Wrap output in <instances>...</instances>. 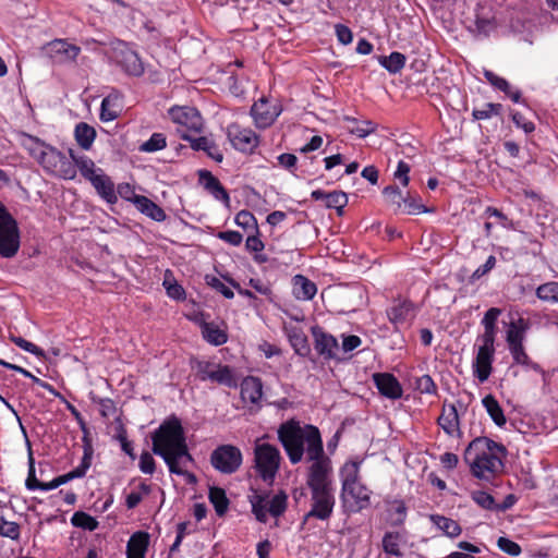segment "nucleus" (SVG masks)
<instances>
[{"mask_svg":"<svg viewBox=\"0 0 558 558\" xmlns=\"http://www.w3.org/2000/svg\"><path fill=\"white\" fill-rule=\"evenodd\" d=\"M484 76L489 84H492L495 88H497L501 92L509 88L510 84L508 83V81L505 80L504 77L498 76L497 74H495L492 71L485 70Z\"/></svg>","mask_w":558,"mask_h":558,"instance_id":"nucleus-62","label":"nucleus"},{"mask_svg":"<svg viewBox=\"0 0 558 558\" xmlns=\"http://www.w3.org/2000/svg\"><path fill=\"white\" fill-rule=\"evenodd\" d=\"M72 525L86 531H95L98 527V521L90 514L77 511L71 518Z\"/></svg>","mask_w":558,"mask_h":558,"instance_id":"nucleus-39","label":"nucleus"},{"mask_svg":"<svg viewBox=\"0 0 558 558\" xmlns=\"http://www.w3.org/2000/svg\"><path fill=\"white\" fill-rule=\"evenodd\" d=\"M138 468L144 474H153L155 472V460L149 452L144 451L141 454Z\"/></svg>","mask_w":558,"mask_h":558,"instance_id":"nucleus-63","label":"nucleus"},{"mask_svg":"<svg viewBox=\"0 0 558 558\" xmlns=\"http://www.w3.org/2000/svg\"><path fill=\"white\" fill-rule=\"evenodd\" d=\"M508 350L512 356V360L515 364L524 365V366H532L533 368H537L536 364H533L529 357V355L525 352L523 342L520 343H513L508 344Z\"/></svg>","mask_w":558,"mask_h":558,"instance_id":"nucleus-40","label":"nucleus"},{"mask_svg":"<svg viewBox=\"0 0 558 558\" xmlns=\"http://www.w3.org/2000/svg\"><path fill=\"white\" fill-rule=\"evenodd\" d=\"M374 383L379 392L392 400L402 396V387L398 379L389 373H378L374 375Z\"/></svg>","mask_w":558,"mask_h":558,"instance_id":"nucleus-20","label":"nucleus"},{"mask_svg":"<svg viewBox=\"0 0 558 558\" xmlns=\"http://www.w3.org/2000/svg\"><path fill=\"white\" fill-rule=\"evenodd\" d=\"M472 500L485 510L498 509L494 497L484 490H474L471 494Z\"/></svg>","mask_w":558,"mask_h":558,"instance_id":"nucleus-45","label":"nucleus"},{"mask_svg":"<svg viewBox=\"0 0 558 558\" xmlns=\"http://www.w3.org/2000/svg\"><path fill=\"white\" fill-rule=\"evenodd\" d=\"M401 536L398 532H387L383 538V549L387 555L400 557L402 556L400 549Z\"/></svg>","mask_w":558,"mask_h":558,"instance_id":"nucleus-37","label":"nucleus"},{"mask_svg":"<svg viewBox=\"0 0 558 558\" xmlns=\"http://www.w3.org/2000/svg\"><path fill=\"white\" fill-rule=\"evenodd\" d=\"M429 520L437 529L450 538L458 537L462 532L459 523L450 518L440 514H430Z\"/></svg>","mask_w":558,"mask_h":558,"instance_id":"nucleus-29","label":"nucleus"},{"mask_svg":"<svg viewBox=\"0 0 558 558\" xmlns=\"http://www.w3.org/2000/svg\"><path fill=\"white\" fill-rule=\"evenodd\" d=\"M234 222L238 227L244 230L257 229V220L255 216L248 210H241L234 217Z\"/></svg>","mask_w":558,"mask_h":558,"instance_id":"nucleus-47","label":"nucleus"},{"mask_svg":"<svg viewBox=\"0 0 558 558\" xmlns=\"http://www.w3.org/2000/svg\"><path fill=\"white\" fill-rule=\"evenodd\" d=\"M92 465V453L85 450L84 456L81 460V463L75 466L72 471L64 474L68 478V481H72L74 478H82L87 473L88 469Z\"/></svg>","mask_w":558,"mask_h":558,"instance_id":"nucleus-44","label":"nucleus"},{"mask_svg":"<svg viewBox=\"0 0 558 558\" xmlns=\"http://www.w3.org/2000/svg\"><path fill=\"white\" fill-rule=\"evenodd\" d=\"M536 296L550 303H558V282H546L536 289Z\"/></svg>","mask_w":558,"mask_h":558,"instance_id":"nucleus-41","label":"nucleus"},{"mask_svg":"<svg viewBox=\"0 0 558 558\" xmlns=\"http://www.w3.org/2000/svg\"><path fill=\"white\" fill-rule=\"evenodd\" d=\"M496 262L497 260L494 255L488 256L486 262L473 271L471 276L472 281H476L488 274L496 266Z\"/></svg>","mask_w":558,"mask_h":558,"instance_id":"nucleus-58","label":"nucleus"},{"mask_svg":"<svg viewBox=\"0 0 558 558\" xmlns=\"http://www.w3.org/2000/svg\"><path fill=\"white\" fill-rule=\"evenodd\" d=\"M149 544V535L146 532L134 533L126 545V558H145Z\"/></svg>","mask_w":558,"mask_h":558,"instance_id":"nucleus-24","label":"nucleus"},{"mask_svg":"<svg viewBox=\"0 0 558 558\" xmlns=\"http://www.w3.org/2000/svg\"><path fill=\"white\" fill-rule=\"evenodd\" d=\"M278 439L291 464L300 463L305 456V459L311 462L308 468L324 462L332 465L330 458L325 454L320 432L314 425L289 420L279 426Z\"/></svg>","mask_w":558,"mask_h":558,"instance_id":"nucleus-1","label":"nucleus"},{"mask_svg":"<svg viewBox=\"0 0 558 558\" xmlns=\"http://www.w3.org/2000/svg\"><path fill=\"white\" fill-rule=\"evenodd\" d=\"M410 170H411L410 165L407 163L403 160H400L398 162L396 171L393 172V177L403 186H407L409 184V181H410V177H409Z\"/></svg>","mask_w":558,"mask_h":558,"instance_id":"nucleus-59","label":"nucleus"},{"mask_svg":"<svg viewBox=\"0 0 558 558\" xmlns=\"http://www.w3.org/2000/svg\"><path fill=\"white\" fill-rule=\"evenodd\" d=\"M292 282V292L298 300L307 301L315 296L317 292L316 284L306 277L296 275L293 277Z\"/></svg>","mask_w":558,"mask_h":558,"instance_id":"nucleus-26","label":"nucleus"},{"mask_svg":"<svg viewBox=\"0 0 558 558\" xmlns=\"http://www.w3.org/2000/svg\"><path fill=\"white\" fill-rule=\"evenodd\" d=\"M203 338L213 345H221L227 342L228 336L225 330L214 323H205L202 326Z\"/></svg>","mask_w":558,"mask_h":558,"instance_id":"nucleus-32","label":"nucleus"},{"mask_svg":"<svg viewBox=\"0 0 558 558\" xmlns=\"http://www.w3.org/2000/svg\"><path fill=\"white\" fill-rule=\"evenodd\" d=\"M163 287L166 288V292L169 298L177 300V301L185 299L184 289L175 281L171 282L166 279L163 281Z\"/></svg>","mask_w":558,"mask_h":558,"instance_id":"nucleus-55","label":"nucleus"},{"mask_svg":"<svg viewBox=\"0 0 558 558\" xmlns=\"http://www.w3.org/2000/svg\"><path fill=\"white\" fill-rule=\"evenodd\" d=\"M75 163L82 177L90 182L97 194L104 201H106L108 204L117 203L118 196L116 193L114 183L101 168L97 167L95 162L86 156H82L75 159Z\"/></svg>","mask_w":558,"mask_h":558,"instance_id":"nucleus-8","label":"nucleus"},{"mask_svg":"<svg viewBox=\"0 0 558 558\" xmlns=\"http://www.w3.org/2000/svg\"><path fill=\"white\" fill-rule=\"evenodd\" d=\"M183 138L191 143L195 150H204L215 161H222V154L219 151L217 145L205 136L192 137L189 134H183Z\"/></svg>","mask_w":558,"mask_h":558,"instance_id":"nucleus-27","label":"nucleus"},{"mask_svg":"<svg viewBox=\"0 0 558 558\" xmlns=\"http://www.w3.org/2000/svg\"><path fill=\"white\" fill-rule=\"evenodd\" d=\"M227 135L232 146L240 151H253L258 145V136L251 129L242 128L239 124H230L227 129Z\"/></svg>","mask_w":558,"mask_h":558,"instance_id":"nucleus-15","label":"nucleus"},{"mask_svg":"<svg viewBox=\"0 0 558 558\" xmlns=\"http://www.w3.org/2000/svg\"><path fill=\"white\" fill-rule=\"evenodd\" d=\"M269 514L272 517L281 515L287 508V496L283 493L276 494L271 497H264Z\"/></svg>","mask_w":558,"mask_h":558,"instance_id":"nucleus-36","label":"nucleus"},{"mask_svg":"<svg viewBox=\"0 0 558 558\" xmlns=\"http://www.w3.org/2000/svg\"><path fill=\"white\" fill-rule=\"evenodd\" d=\"M193 368L202 381H211L229 388L236 387V378L233 369L228 365L213 362L197 361Z\"/></svg>","mask_w":558,"mask_h":558,"instance_id":"nucleus-11","label":"nucleus"},{"mask_svg":"<svg viewBox=\"0 0 558 558\" xmlns=\"http://www.w3.org/2000/svg\"><path fill=\"white\" fill-rule=\"evenodd\" d=\"M283 330L295 353L301 356L307 355L310 345L303 329L296 325H284Z\"/></svg>","mask_w":558,"mask_h":558,"instance_id":"nucleus-22","label":"nucleus"},{"mask_svg":"<svg viewBox=\"0 0 558 558\" xmlns=\"http://www.w3.org/2000/svg\"><path fill=\"white\" fill-rule=\"evenodd\" d=\"M378 62L389 73L396 74L403 69L405 64V57L400 52L393 51L387 57H379Z\"/></svg>","mask_w":558,"mask_h":558,"instance_id":"nucleus-33","label":"nucleus"},{"mask_svg":"<svg viewBox=\"0 0 558 558\" xmlns=\"http://www.w3.org/2000/svg\"><path fill=\"white\" fill-rule=\"evenodd\" d=\"M438 424L447 435L451 437L460 436L458 407L456 404H444L441 414L438 417Z\"/></svg>","mask_w":558,"mask_h":558,"instance_id":"nucleus-21","label":"nucleus"},{"mask_svg":"<svg viewBox=\"0 0 558 558\" xmlns=\"http://www.w3.org/2000/svg\"><path fill=\"white\" fill-rule=\"evenodd\" d=\"M166 147V137L161 133H154L148 141L142 144L141 149L143 151H157Z\"/></svg>","mask_w":558,"mask_h":558,"instance_id":"nucleus-48","label":"nucleus"},{"mask_svg":"<svg viewBox=\"0 0 558 558\" xmlns=\"http://www.w3.org/2000/svg\"><path fill=\"white\" fill-rule=\"evenodd\" d=\"M362 460L345 461L339 469L340 499L347 512L357 513L371 506L372 490L361 481Z\"/></svg>","mask_w":558,"mask_h":558,"instance_id":"nucleus-6","label":"nucleus"},{"mask_svg":"<svg viewBox=\"0 0 558 558\" xmlns=\"http://www.w3.org/2000/svg\"><path fill=\"white\" fill-rule=\"evenodd\" d=\"M306 485L311 493V509L304 515L303 521L307 522L310 519L329 520L336 504L332 487V465L324 462L308 468Z\"/></svg>","mask_w":558,"mask_h":558,"instance_id":"nucleus-4","label":"nucleus"},{"mask_svg":"<svg viewBox=\"0 0 558 558\" xmlns=\"http://www.w3.org/2000/svg\"><path fill=\"white\" fill-rule=\"evenodd\" d=\"M313 335L315 338L316 351L325 359L336 357V351L338 349L337 339L332 335L324 332L320 329H314Z\"/></svg>","mask_w":558,"mask_h":558,"instance_id":"nucleus-23","label":"nucleus"},{"mask_svg":"<svg viewBox=\"0 0 558 558\" xmlns=\"http://www.w3.org/2000/svg\"><path fill=\"white\" fill-rule=\"evenodd\" d=\"M482 404L497 426L501 427L506 424L507 420L504 414V411L494 396H485L482 400Z\"/></svg>","mask_w":558,"mask_h":558,"instance_id":"nucleus-31","label":"nucleus"},{"mask_svg":"<svg viewBox=\"0 0 558 558\" xmlns=\"http://www.w3.org/2000/svg\"><path fill=\"white\" fill-rule=\"evenodd\" d=\"M116 99L107 96L102 99L100 106V120L102 122H110L118 118L119 110L114 107Z\"/></svg>","mask_w":558,"mask_h":558,"instance_id":"nucleus-43","label":"nucleus"},{"mask_svg":"<svg viewBox=\"0 0 558 558\" xmlns=\"http://www.w3.org/2000/svg\"><path fill=\"white\" fill-rule=\"evenodd\" d=\"M255 468L264 482L271 483L279 470L281 454L279 449L269 444H257L254 449Z\"/></svg>","mask_w":558,"mask_h":558,"instance_id":"nucleus-10","label":"nucleus"},{"mask_svg":"<svg viewBox=\"0 0 558 558\" xmlns=\"http://www.w3.org/2000/svg\"><path fill=\"white\" fill-rule=\"evenodd\" d=\"M49 49L50 52L64 54V57L69 60H74L81 51V49L77 46L69 44L68 41L62 39L52 41L49 45Z\"/></svg>","mask_w":558,"mask_h":558,"instance_id":"nucleus-34","label":"nucleus"},{"mask_svg":"<svg viewBox=\"0 0 558 558\" xmlns=\"http://www.w3.org/2000/svg\"><path fill=\"white\" fill-rule=\"evenodd\" d=\"M112 60L125 74L141 76L144 73V63L137 52L126 44L119 43L112 53Z\"/></svg>","mask_w":558,"mask_h":558,"instance_id":"nucleus-13","label":"nucleus"},{"mask_svg":"<svg viewBox=\"0 0 558 558\" xmlns=\"http://www.w3.org/2000/svg\"><path fill=\"white\" fill-rule=\"evenodd\" d=\"M207 283L227 299H232L234 296L232 289L225 284L219 278L207 277Z\"/></svg>","mask_w":558,"mask_h":558,"instance_id":"nucleus-60","label":"nucleus"},{"mask_svg":"<svg viewBox=\"0 0 558 558\" xmlns=\"http://www.w3.org/2000/svg\"><path fill=\"white\" fill-rule=\"evenodd\" d=\"M218 239L227 242L230 245L239 246L243 241V235L238 231H221L217 234Z\"/></svg>","mask_w":558,"mask_h":558,"instance_id":"nucleus-64","label":"nucleus"},{"mask_svg":"<svg viewBox=\"0 0 558 558\" xmlns=\"http://www.w3.org/2000/svg\"><path fill=\"white\" fill-rule=\"evenodd\" d=\"M0 535L17 539L20 537V525L16 522H10L0 518Z\"/></svg>","mask_w":558,"mask_h":558,"instance_id":"nucleus-51","label":"nucleus"},{"mask_svg":"<svg viewBox=\"0 0 558 558\" xmlns=\"http://www.w3.org/2000/svg\"><path fill=\"white\" fill-rule=\"evenodd\" d=\"M348 204V196L344 192L333 191L328 193L325 205L328 208H333L338 211V215L341 216L343 214V208Z\"/></svg>","mask_w":558,"mask_h":558,"instance_id":"nucleus-42","label":"nucleus"},{"mask_svg":"<svg viewBox=\"0 0 558 558\" xmlns=\"http://www.w3.org/2000/svg\"><path fill=\"white\" fill-rule=\"evenodd\" d=\"M210 462L219 472L231 474L242 464V453L232 445H222L213 451Z\"/></svg>","mask_w":558,"mask_h":558,"instance_id":"nucleus-12","label":"nucleus"},{"mask_svg":"<svg viewBox=\"0 0 558 558\" xmlns=\"http://www.w3.org/2000/svg\"><path fill=\"white\" fill-rule=\"evenodd\" d=\"M253 512L256 519L260 522H266L268 519L269 510L267 509L266 502L263 496H258L255 501L252 502Z\"/></svg>","mask_w":558,"mask_h":558,"instance_id":"nucleus-56","label":"nucleus"},{"mask_svg":"<svg viewBox=\"0 0 558 558\" xmlns=\"http://www.w3.org/2000/svg\"><path fill=\"white\" fill-rule=\"evenodd\" d=\"M171 120L178 125V132L186 134V132H201L203 128V119L199 112L193 107H173L169 110Z\"/></svg>","mask_w":558,"mask_h":558,"instance_id":"nucleus-14","label":"nucleus"},{"mask_svg":"<svg viewBox=\"0 0 558 558\" xmlns=\"http://www.w3.org/2000/svg\"><path fill=\"white\" fill-rule=\"evenodd\" d=\"M199 184L216 199L221 202L226 207L230 206V196L220 181L207 170L198 172Z\"/></svg>","mask_w":558,"mask_h":558,"instance_id":"nucleus-19","label":"nucleus"},{"mask_svg":"<svg viewBox=\"0 0 558 558\" xmlns=\"http://www.w3.org/2000/svg\"><path fill=\"white\" fill-rule=\"evenodd\" d=\"M281 109L277 105H271L267 99L262 98L251 108V114L255 125L259 129L270 126L280 114Z\"/></svg>","mask_w":558,"mask_h":558,"instance_id":"nucleus-17","label":"nucleus"},{"mask_svg":"<svg viewBox=\"0 0 558 558\" xmlns=\"http://www.w3.org/2000/svg\"><path fill=\"white\" fill-rule=\"evenodd\" d=\"M20 248V230L15 219L0 204V256L11 258Z\"/></svg>","mask_w":558,"mask_h":558,"instance_id":"nucleus-9","label":"nucleus"},{"mask_svg":"<svg viewBox=\"0 0 558 558\" xmlns=\"http://www.w3.org/2000/svg\"><path fill=\"white\" fill-rule=\"evenodd\" d=\"M209 500L213 504L218 515H223L229 507V500L222 488L211 487L209 489Z\"/></svg>","mask_w":558,"mask_h":558,"instance_id":"nucleus-35","label":"nucleus"},{"mask_svg":"<svg viewBox=\"0 0 558 558\" xmlns=\"http://www.w3.org/2000/svg\"><path fill=\"white\" fill-rule=\"evenodd\" d=\"M118 194L124 201L131 202L135 205V199L141 198L143 195H137L134 191V187L129 183H122L118 185L117 190Z\"/></svg>","mask_w":558,"mask_h":558,"instance_id":"nucleus-61","label":"nucleus"},{"mask_svg":"<svg viewBox=\"0 0 558 558\" xmlns=\"http://www.w3.org/2000/svg\"><path fill=\"white\" fill-rule=\"evenodd\" d=\"M241 399L251 408L260 409L263 398V383L258 377L247 376L240 385Z\"/></svg>","mask_w":558,"mask_h":558,"instance_id":"nucleus-18","label":"nucleus"},{"mask_svg":"<svg viewBox=\"0 0 558 558\" xmlns=\"http://www.w3.org/2000/svg\"><path fill=\"white\" fill-rule=\"evenodd\" d=\"M153 452L161 457L169 472L182 475L187 483L196 482L194 474L187 472V465L193 462L189 452L184 429L180 420L172 416L166 420L153 434Z\"/></svg>","mask_w":558,"mask_h":558,"instance_id":"nucleus-2","label":"nucleus"},{"mask_svg":"<svg viewBox=\"0 0 558 558\" xmlns=\"http://www.w3.org/2000/svg\"><path fill=\"white\" fill-rule=\"evenodd\" d=\"M530 329V322L523 317L511 320L506 330V342L508 344L524 342L526 332Z\"/></svg>","mask_w":558,"mask_h":558,"instance_id":"nucleus-25","label":"nucleus"},{"mask_svg":"<svg viewBox=\"0 0 558 558\" xmlns=\"http://www.w3.org/2000/svg\"><path fill=\"white\" fill-rule=\"evenodd\" d=\"M498 548L508 554L509 556L517 557L521 554V547L518 543L511 541L508 537H499L497 541Z\"/></svg>","mask_w":558,"mask_h":558,"instance_id":"nucleus-52","label":"nucleus"},{"mask_svg":"<svg viewBox=\"0 0 558 558\" xmlns=\"http://www.w3.org/2000/svg\"><path fill=\"white\" fill-rule=\"evenodd\" d=\"M386 201L392 205H397L398 208H402L403 195L398 186L389 185L383 191Z\"/></svg>","mask_w":558,"mask_h":558,"instance_id":"nucleus-53","label":"nucleus"},{"mask_svg":"<svg viewBox=\"0 0 558 558\" xmlns=\"http://www.w3.org/2000/svg\"><path fill=\"white\" fill-rule=\"evenodd\" d=\"M501 310L490 307L481 320L484 331L477 336L474 344V359L472 361L473 376L481 383L488 380L495 361V340L497 336V320Z\"/></svg>","mask_w":558,"mask_h":558,"instance_id":"nucleus-5","label":"nucleus"},{"mask_svg":"<svg viewBox=\"0 0 558 558\" xmlns=\"http://www.w3.org/2000/svg\"><path fill=\"white\" fill-rule=\"evenodd\" d=\"M402 208H403V211L409 215H417V214L427 211V209L420 202V199H416L415 197H411V196L403 197Z\"/></svg>","mask_w":558,"mask_h":558,"instance_id":"nucleus-50","label":"nucleus"},{"mask_svg":"<svg viewBox=\"0 0 558 558\" xmlns=\"http://www.w3.org/2000/svg\"><path fill=\"white\" fill-rule=\"evenodd\" d=\"M416 314L417 307L410 300L398 299L387 308V317L396 327L411 324Z\"/></svg>","mask_w":558,"mask_h":558,"instance_id":"nucleus-16","label":"nucleus"},{"mask_svg":"<svg viewBox=\"0 0 558 558\" xmlns=\"http://www.w3.org/2000/svg\"><path fill=\"white\" fill-rule=\"evenodd\" d=\"M376 130V124L369 120L355 121L350 132L359 137H366Z\"/></svg>","mask_w":558,"mask_h":558,"instance_id":"nucleus-49","label":"nucleus"},{"mask_svg":"<svg viewBox=\"0 0 558 558\" xmlns=\"http://www.w3.org/2000/svg\"><path fill=\"white\" fill-rule=\"evenodd\" d=\"M26 446H27V451H28V457H27V460H28V473H27V477H26V481H25V487L28 490H37V489H39V486H40L41 482H39L36 478V474H35V472H36L35 471V459H34V456H33L31 442H29V440L27 438H26Z\"/></svg>","mask_w":558,"mask_h":558,"instance_id":"nucleus-38","label":"nucleus"},{"mask_svg":"<svg viewBox=\"0 0 558 558\" xmlns=\"http://www.w3.org/2000/svg\"><path fill=\"white\" fill-rule=\"evenodd\" d=\"M506 454L504 445L488 437H476L465 448L463 460L474 477L489 482L502 471Z\"/></svg>","mask_w":558,"mask_h":558,"instance_id":"nucleus-3","label":"nucleus"},{"mask_svg":"<svg viewBox=\"0 0 558 558\" xmlns=\"http://www.w3.org/2000/svg\"><path fill=\"white\" fill-rule=\"evenodd\" d=\"M502 106L500 104L488 102L482 108L474 109L472 116L475 120H487L493 116H498Z\"/></svg>","mask_w":558,"mask_h":558,"instance_id":"nucleus-46","label":"nucleus"},{"mask_svg":"<svg viewBox=\"0 0 558 558\" xmlns=\"http://www.w3.org/2000/svg\"><path fill=\"white\" fill-rule=\"evenodd\" d=\"M74 137L82 149L88 150L95 142L96 130L85 122H80L74 129Z\"/></svg>","mask_w":558,"mask_h":558,"instance_id":"nucleus-30","label":"nucleus"},{"mask_svg":"<svg viewBox=\"0 0 558 558\" xmlns=\"http://www.w3.org/2000/svg\"><path fill=\"white\" fill-rule=\"evenodd\" d=\"M135 207L142 214L146 215L147 217H149L150 219H153L155 221L161 222V221L166 220V218H167L165 210L146 196L136 198Z\"/></svg>","mask_w":558,"mask_h":558,"instance_id":"nucleus-28","label":"nucleus"},{"mask_svg":"<svg viewBox=\"0 0 558 558\" xmlns=\"http://www.w3.org/2000/svg\"><path fill=\"white\" fill-rule=\"evenodd\" d=\"M11 341L17 345L20 349L35 355V356H41L44 354L43 350L40 348H38L36 344H34L33 342H29L27 340H25L24 338L22 337H19V336H12L11 337Z\"/></svg>","mask_w":558,"mask_h":558,"instance_id":"nucleus-54","label":"nucleus"},{"mask_svg":"<svg viewBox=\"0 0 558 558\" xmlns=\"http://www.w3.org/2000/svg\"><path fill=\"white\" fill-rule=\"evenodd\" d=\"M142 492L133 490L126 495L125 505L128 509H134L143 499L144 494L149 493V487L146 484L141 485Z\"/></svg>","mask_w":558,"mask_h":558,"instance_id":"nucleus-57","label":"nucleus"},{"mask_svg":"<svg viewBox=\"0 0 558 558\" xmlns=\"http://www.w3.org/2000/svg\"><path fill=\"white\" fill-rule=\"evenodd\" d=\"M32 155L37 159L40 166L50 174L64 180H72L76 175L77 166L75 157L72 160L57 148L46 145L43 142H36L32 149Z\"/></svg>","mask_w":558,"mask_h":558,"instance_id":"nucleus-7","label":"nucleus"}]
</instances>
